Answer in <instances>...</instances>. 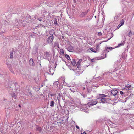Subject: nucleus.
I'll list each match as a JSON object with an SVG mask.
<instances>
[{"instance_id":"9","label":"nucleus","mask_w":134,"mask_h":134,"mask_svg":"<svg viewBox=\"0 0 134 134\" xmlns=\"http://www.w3.org/2000/svg\"><path fill=\"white\" fill-rule=\"evenodd\" d=\"M54 70L53 68H50L49 70V72H48L49 74L50 75H53L54 74Z\"/></svg>"},{"instance_id":"34","label":"nucleus","mask_w":134,"mask_h":134,"mask_svg":"<svg viewBox=\"0 0 134 134\" xmlns=\"http://www.w3.org/2000/svg\"><path fill=\"white\" fill-rule=\"evenodd\" d=\"M55 95V94H51V96H54V95Z\"/></svg>"},{"instance_id":"5","label":"nucleus","mask_w":134,"mask_h":134,"mask_svg":"<svg viewBox=\"0 0 134 134\" xmlns=\"http://www.w3.org/2000/svg\"><path fill=\"white\" fill-rule=\"evenodd\" d=\"M88 12V11L87 10L85 12H81L80 15V16L81 17H84L87 14Z\"/></svg>"},{"instance_id":"38","label":"nucleus","mask_w":134,"mask_h":134,"mask_svg":"<svg viewBox=\"0 0 134 134\" xmlns=\"http://www.w3.org/2000/svg\"><path fill=\"white\" fill-rule=\"evenodd\" d=\"M43 85H41V87H43Z\"/></svg>"},{"instance_id":"30","label":"nucleus","mask_w":134,"mask_h":134,"mask_svg":"<svg viewBox=\"0 0 134 134\" xmlns=\"http://www.w3.org/2000/svg\"><path fill=\"white\" fill-rule=\"evenodd\" d=\"M108 49H109L110 51H111L113 49V48H112L111 47H108Z\"/></svg>"},{"instance_id":"12","label":"nucleus","mask_w":134,"mask_h":134,"mask_svg":"<svg viewBox=\"0 0 134 134\" xmlns=\"http://www.w3.org/2000/svg\"><path fill=\"white\" fill-rule=\"evenodd\" d=\"M120 17L119 15H118L117 16H115L114 18V19L116 21L120 19Z\"/></svg>"},{"instance_id":"39","label":"nucleus","mask_w":134,"mask_h":134,"mask_svg":"<svg viewBox=\"0 0 134 134\" xmlns=\"http://www.w3.org/2000/svg\"><path fill=\"white\" fill-rule=\"evenodd\" d=\"M73 106V105H72V106H71V107H70V108H71Z\"/></svg>"},{"instance_id":"21","label":"nucleus","mask_w":134,"mask_h":134,"mask_svg":"<svg viewBox=\"0 0 134 134\" xmlns=\"http://www.w3.org/2000/svg\"><path fill=\"white\" fill-rule=\"evenodd\" d=\"M53 85L54 86H57L58 85V81H55L53 83Z\"/></svg>"},{"instance_id":"15","label":"nucleus","mask_w":134,"mask_h":134,"mask_svg":"<svg viewBox=\"0 0 134 134\" xmlns=\"http://www.w3.org/2000/svg\"><path fill=\"white\" fill-rule=\"evenodd\" d=\"M54 102L52 100L50 102V105L51 107H53L54 106Z\"/></svg>"},{"instance_id":"7","label":"nucleus","mask_w":134,"mask_h":134,"mask_svg":"<svg viewBox=\"0 0 134 134\" xmlns=\"http://www.w3.org/2000/svg\"><path fill=\"white\" fill-rule=\"evenodd\" d=\"M67 49L69 52H72L74 50L73 47L70 45L69 46Z\"/></svg>"},{"instance_id":"14","label":"nucleus","mask_w":134,"mask_h":134,"mask_svg":"<svg viewBox=\"0 0 134 134\" xmlns=\"http://www.w3.org/2000/svg\"><path fill=\"white\" fill-rule=\"evenodd\" d=\"M82 59H80L79 60V61H78V62L77 63V67L78 68H79V67H80V63H81V62H82Z\"/></svg>"},{"instance_id":"25","label":"nucleus","mask_w":134,"mask_h":134,"mask_svg":"<svg viewBox=\"0 0 134 134\" xmlns=\"http://www.w3.org/2000/svg\"><path fill=\"white\" fill-rule=\"evenodd\" d=\"M105 50H106V51L107 52H109V51H110L109 50V49H108V47H107L105 48Z\"/></svg>"},{"instance_id":"17","label":"nucleus","mask_w":134,"mask_h":134,"mask_svg":"<svg viewBox=\"0 0 134 134\" xmlns=\"http://www.w3.org/2000/svg\"><path fill=\"white\" fill-rule=\"evenodd\" d=\"M133 34L132 32H131V31H130V32L128 34V36L129 37L131 36L132 35H133Z\"/></svg>"},{"instance_id":"11","label":"nucleus","mask_w":134,"mask_h":134,"mask_svg":"<svg viewBox=\"0 0 134 134\" xmlns=\"http://www.w3.org/2000/svg\"><path fill=\"white\" fill-rule=\"evenodd\" d=\"M29 63L30 65L33 66L34 65V62L33 59H31L29 61Z\"/></svg>"},{"instance_id":"43","label":"nucleus","mask_w":134,"mask_h":134,"mask_svg":"<svg viewBox=\"0 0 134 134\" xmlns=\"http://www.w3.org/2000/svg\"><path fill=\"white\" fill-rule=\"evenodd\" d=\"M52 31H53H53H54L53 30Z\"/></svg>"},{"instance_id":"8","label":"nucleus","mask_w":134,"mask_h":134,"mask_svg":"<svg viewBox=\"0 0 134 134\" xmlns=\"http://www.w3.org/2000/svg\"><path fill=\"white\" fill-rule=\"evenodd\" d=\"M111 94L114 96H115L117 94L118 91L116 90L113 89L111 91Z\"/></svg>"},{"instance_id":"36","label":"nucleus","mask_w":134,"mask_h":134,"mask_svg":"<svg viewBox=\"0 0 134 134\" xmlns=\"http://www.w3.org/2000/svg\"><path fill=\"white\" fill-rule=\"evenodd\" d=\"M82 134H86V133L85 132H84L82 133Z\"/></svg>"},{"instance_id":"2","label":"nucleus","mask_w":134,"mask_h":134,"mask_svg":"<svg viewBox=\"0 0 134 134\" xmlns=\"http://www.w3.org/2000/svg\"><path fill=\"white\" fill-rule=\"evenodd\" d=\"M52 57V54L50 52H45L43 56V58L44 59H47L48 60L50 59Z\"/></svg>"},{"instance_id":"40","label":"nucleus","mask_w":134,"mask_h":134,"mask_svg":"<svg viewBox=\"0 0 134 134\" xmlns=\"http://www.w3.org/2000/svg\"><path fill=\"white\" fill-rule=\"evenodd\" d=\"M19 106L20 107H21V106L20 105H19Z\"/></svg>"},{"instance_id":"44","label":"nucleus","mask_w":134,"mask_h":134,"mask_svg":"<svg viewBox=\"0 0 134 134\" xmlns=\"http://www.w3.org/2000/svg\"><path fill=\"white\" fill-rule=\"evenodd\" d=\"M41 130L40 128V130Z\"/></svg>"},{"instance_id":"32","label":"nucleus","mask_w":134,"mask_h":134,"mask_svg":"<svg viewBox=\"0 0 134 134\" xmlns=\"http://www.w3.org/2000/svg\"><path fill=\"white\" fill-rule=\"evenodd\" d=\"M35 51V53H36L37 52V49H35L34 50Z\"/></svg>"},{"instance_id":"1","label":"nucleus","mask_w":134,"mask_h":134,"mask_svg":"<svg viewBox=\"0 0 134 134\" xmlns=\"http://www.w3.org/2000/svg\"><path fill=\"white\" fill-rule=\"evenodd\" d=\"M106 96L104 94H99L97 96V98L99 99H100V100L99 101V103H107L108 99L105 98H103L104 97H106Z\"/></svg>"},{"instance_id":"35","label":"nucleus","mask_w":134,"mask_h":134,"mask_svg":"<svg viewBox=\"0 0 134 134\" xmlns=\"http://www.w3.org/2000/svg\"><path fill=\"white\" fill-rule=\"evenodd\" d=\"M76 127L78 129H79V127L77 125H76Z\"/></svg>"},{"instance_id":"10","label":"nucleus","mask_w":134,"mask_h":134,"mask_svg":"<svg viewBox=\"0 0 134 134\" xmlns=\"http://www.w3.org/2000/svg\"><path fill=\"white\" fill-rule=\"evenodd\" d=\"M124 20H122L121 21V23L118 26L117 29H119L121 26H122L124 25Z\"/></svg>"},{"instance_id":"31","label":"nucleus","mask_w":134,"mask_h":134,"mask_svg":"<svg viewBox=\"0 0 134 134\" xmlns=\"http://www.w3.org/2000/svg\"><path fill=\"white\" fill-rule=\"evenodd\" d=\"M98 35L99 36H100L102 35V34L100 32H99L98 33Z\"/></svg>"},{"instance_id":"23","label":"nucleus","mask_w":134,"mask_h":134,"mask_svg":"<svg viewBox=\"0 0 134 134\" xmlns=\"http://www.w3.org/2000/svg\"><path fill=\"white\" fill-rule=\"evenodd\" d=\"M37 19L40 21H42L43 20V18H42L40 17L38 18Z\"/></svg>"},{"instance_id":"41","label":"nucleus","mask_w":134,"mask_h":134,"mask_svg":"<svg viewBox=\"0 0 134 134\" xmlns=\"http://www.w3.org/2000/svg\"><path fill=\"white\" fill-rule=\"evenodd\" d=\"M70 90H71H71V88L70 89Z\"/></svg>"},{"instance_id":"45","label":"nucleus","mask_w":134,"mask_h":134,"mask_svg":"<svg viewBox=\"0 0 134 134\" xmlns=\"http://www.w3.org/2000/svg\"><path fill=\"white\" fill-rule=\"evenodd\" d=\"M30 134H31V133H30Z\"/></svg>"},{"instance_id":"19","label":"nucleus","mask_w":134,"mask_h":134,"mask_svg":"<svg viewBox=\"0 0 134 134\" xmlns=\"http://www.w3.org/2000/svg\"><path fill=\"white\" fill-rule=\"evenodd\" d=\"M124 44L123 42H121L120 44H119L118 46L116 47H120L121 46H123L124 45Z\"/></svg>"},{"instance_id":"37","label":"nucleus","mask_w":134,"mask_h":134,"mask_svg":"<svg viewBox=\"0 0 134 134\" xmlns=\"http://www.w3.org/2000/svg\"><path fill=\"white\" fill-rule=\"evenodd\" d=\"M108 40H106V41H103L102 42H107V41H108Z\"/></svg>"},{"instance_id":"20","label":"nucleus","mask_w":134,"mask_h":134,"mask_svg":"<svg viewBox=\"0 0 134 134\" xmlns=\"http://www.w3.org/2000/svg\"><path fill=\"white\" fill-rule=\"evenodd\" d=\"M65 57L68 59V60H70V58L69 55L67 54H66L65 55Z\"/></svg>"},{"instance_id":"22","label":"nucleus","mask_w":134,"mask_h":134,"mask_svg":"<svg viewBox=\"0 0 134 134\" xmlns=\"http://www.w3.org/2000/svg\"><path fill=\"white\" fill-rule=\"evenodd\" d=\"M13 52H12L10 53V58H12L13 57Z\"/></svg>"},{"instance_id":"6","label":"nucleus","mask_w":134,"mask_h":134,"mask_svg":"<svg viewBox=\"0 0 134 134\" xmlns=\"http://www.w3.org/2000/svg\"><path fill=\"white\" fill-rule=\"evenodd\" d=\"M131 85L129 84H127L124 88V89L126 90H128L131 89Z\"/></svg>"},{"instance_id":"16","label":"nucleus","mask_w":134,"mask_h":134,"mask_svg":"<svg viewBox=\"0 0 134 134\" xmlns=\"http://www.w3.org/2000/svg\"><path fill=\"white\" fill-rule=\"evenodd\" d=\"M60 53L63 55L64 54V50L63 49H61L60 50Z\"/></svg>"},{"instance_id":"27","label":"nucleus","mask_w":134,"mask_h":134,"mask_svg":"<svg viewBox=\"0 0 134 134\" xmlns=\"http://www.w3.org/2000/svg\"><path fill=\"white\" fill-rule=\"evenodd\" d=\"M81 74V73L80 72H80L79 71H77L76 73V75H79L80 74Z\"/></svg>"},{"instance_id":"3","label":"nucleus","mask_w":134,"mask_h":134,"mask_svg":"<svg viewBox=\"0 0 134 134\" xmlns=\"http://www.w3.org/2000/svg\"><path fill=\"white\" fill-rule=\"evenodd\" d=\"M53 38L54 37L53 35L49 37L47 39V44L51 43L52 42Z\"/></svg>"},{"instance_id":"42","label":"nucleus","mask_w":134,"mask_h":134,"mask_svg":"<svg viewBox=\"0 0 134 134\" xmlns=\"http://www.w3.org/2000/svg\"><path fill=\"white\" fill-rule=\"evenodd\" d=\"M94 17H95V18H96V16H95Z\"/></svg>"},{"instance_id":"29","label":"nucleus","mask_w":134,"mask_h":134,"mask_svg":"<svg viewBox=\"0 0 134 134\" xmlns=\"http://www.w3.org/2000/svg\"><path fill=\"white\" fill-rule=\"evenodd\" d=\"M96 59L95 58H94L91 59V61L92 62H94V60H96Z\"/></svg>"},{"instance_id":"18","label":"nucleus","mask_w":134,"mask_h":134,"mask_svg":"<svg viewBox=\"0 0 134 134\" xmlns=\"http://www.w3.org/2000/svg\"><path fill=\"white\" fill-rule=\"evenodd\" d=\"M89 49L91 51H92V52H93L96 53V52H96V50H95L93 48H90L88 50H89Z\"/></svg>"},{"instance_id":"13","label":"nucleus","mask_w":134,"mask_h":134,"mask_svg":"<svg viewBox=\"0 0 134 134\" xmlns=\"http://www.w3.org/2000/svg\"><path fill=\"white\" fill-rule=\"evenodd\" d=\"M71 64L72 65L74 66H76L77 65V64L75 62V59H73L72 61Z\"/></svg>"},{"instance_id":"26","label":"nucleus","mask_w":134,"mask_h":134,"mask_svg":"<svg viewBox=\"0 0 134 134\" xmlns=\"http://www.w3.org/2000/svg\"><path fill=\"white\" fill-rule=\"evenodd\" d=\"M105 50H106V51L107 52H109V51H110L109 50V49H108V47H107L105 48Z\"/></svg>"},{"instance_id":"33","label":"nucleus","mask_w":134,"mask_h":134,"mask_svg":"<svg viewBox=\"0 0 134 134\" xmlns=\"http://www.w3.org/2000/svg\"><path fill=\"white\" fill-rule=\"evenodd\" d=\"M120 93L121 94H122L123 93V92L122 91H120Z\"/></svg>"},{"instance_id":"24","label":"nucleus","mask_w":134,"mask_h":134,"mask_svg":"<svg viewBox=\"0 0 134 134\" xmlns=\"http://www.w3.org/2000/svg\"><path fill=\"white\" fill-rule=\"evenodd\" d=\"M12 96L15 99H16V96L15 94L13 93L12 94Z\"/></svg>"},{"instance_id":"4","label":"nucleus","mask_w":134,"mask_h":134,"mask_svg":"<svg viewBox=\"0 0 134 134\" xmlns=\"http://www.w3.org/2000/svg\"><path fill=\"white\" fill-rule=\"evenodd\" d=\"M97 101L92 100L88 103L89 106L94 105L97 104Z\"/></svg>"},{"instance_id":"28","label":"nucleus","mask_w":134,"mask_h":134,"mask_svg":"<svg viewBox=\"0 0 134 134\" xmlns=\"http://www.w3.org/2000/svg\"><path fill=\"white\" fill-rule=\"evenodd\" d=\"M54 24H56V25L57 24V21L56 19H55V20L54 21Z\"/></svg>"}]
</instances>
